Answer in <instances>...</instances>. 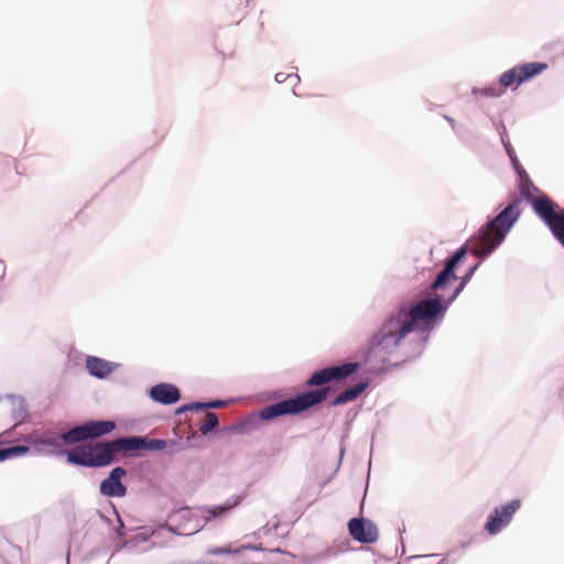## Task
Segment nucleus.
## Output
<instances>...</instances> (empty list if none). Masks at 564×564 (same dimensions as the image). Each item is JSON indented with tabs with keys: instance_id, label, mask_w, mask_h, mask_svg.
Returning <instances> with one entry per match:
<instances>
[{
	"instance_id": "nucleus-1",
	"label": "nucleus",
	"mask_w": 564,
	"mask_h": 564,
	"mask_svg": "<svg viewBox=\"0 0 564 564\" xmlns=\"http://www.w3.org/2000/svg\"><path fill=\"white\" fill-rule=\"evenodd\" d=\"M466 247L459 248L445 263L429 290V297L413 305L400 304L395 312L383 321L379 329L370 337L368 359H379L382 364H395L404 360L400 354L406 336L414 329L429 332L443 319L452 304L445 290L449 282L456 280L454 273L457 264L466 256Z\"/></svg>"
},
{
	"instance_id": "nucleus-2",
	"label": "nucleus",
	"mask_w": 564,
	"mask_h": 564,
	"mask_svg": "<svg viewBox=\"0 0 564 564\" xmlns=\"http://www.w3.org/2000/svg\"><path fill=\"white\" fill-rule=\"evenodd\" d=\"M519 202L513 200L492 220L487 223L471 240V250L477 257L491 253L506 238L520 217Z\"/></svg>"
},
{
	"instance_id": "nucleus-3",
	"label": "nucleus",
	"mask_w": 564,
	"mask_h": 564,
	"mask_svg": "<svg viewBox=\"0 0 564 564\" xmlns=\"http://www.w3.org/2000/svg\"><path fill=\"white\" fill-rule=\"evenodd\" d=\"M120 438L106 443H87L67 451V462L73 465L98 468L112 463L115 454L122 452Z\"/></svg>"
},
{
	"instance_id": "nucleus-4",
	"label": "nucleus",
	"mask_w": 564,
	"mask_h": 564,
	"mask_svg": "<svg viewBox=\"0 0 564 564\" xmlns=\"http://www.w3.org/2000/svg\"><path fill=\"white\" fill-rule=\"evenodd\" d=\"M329 390V387L319 388L304 392L294 398H289L283 401L267 405L261 409L259 416L264 421H269L282 415L299 414L316 404L322 403L326 399Z\"/></svg>"
},
{
	"instance_id": "nucleus-5",
	"label": "nucleus",
	"mask_w": 564,
	"mask_h": 564,
	"mask_svg": "<svg viewBox=\"0 0 564 564\" xmlns=\"http://www.w3.org/2000/svg\"><path fill=\"white\" fill-rule=\"evenodd\" d=\"M547 69V64L542 62H531L514 66L499 77V85H492L479 90H476L475 94H479L484 97L497 98L500 97L506 88L512 87L516 89L518 86L528 82L541 73Z\"/></svg>"
},
{
	"instance_id": "nucleus-6",
	"label": "nucleus",
	"mask_w": 564,
	"mask_h": 564,
	"mask_svg": "<svg viewBox=\"0 0 564 564\" xmlns=\"http://www.w3.org/2000/svg\"><path fill=\"white\" fill-rule=\"evenodd\" d=\"M534 213L546 224L554 237L564 246V209L542 194L533 202Z\"/></svg>"
},
{
	"instance_id": "nucleus-7",
	"label": "nucleus",
	"mask_w": 564,
	"mask_h": 564,
	"mask_svg": "<svg viewBox=\"0 0 564 564\" xmlns=\"http://www.w3.org/2000/svg\"><path fill=\"white\" fill-rule=\"evenodd\" d=\"M115 426L112 421H90L63 433L61 438L64 444H76L110 433Z\"/></svg>"
},
{
	"instance_id": "nucleus-8",
	"label": "nucleus",
	"mask_w": 564,
	"mask_h": 564,
	"mask_svg": "<svg viewBox=\"0 0 564 564\" xmlns=\"http://www.w3.org/2000/svg\"><path fill=\"white\" fill-rule=\"evenodd\" d=\"M520 499H513L505 505L496 507L488 516L487 522L485 523V530L490 535L499 533L511 522L513 514L520 509Z\"/></svg>"
},
{
	"instance_id": "nucleus-9",
	"label": "nucleus",
	"mask_w": 564,
	"mask_h": 564,
	"mask_svg": "<svg viewBox=\"0 0 564 564\" xmlns=\"http://www.w3.org/2000/svg\"><path fill=\"white\" fill-rule=\"evenodd\" d=\"M359 365L357 362H346L341 366L324 368L319 371H315L310 379L306 381L308 387H317L328 383L333 380H341L351 376Z\"/></svg>"
},
{
	"instance_id": "nucleus-10",
	"label": "nucleus",
	"mask_w": 564,
	"mask_h": 564,
	"mask_svg": "<svg viewBox=\"0 0 564 564\" xmlns=\"http://www.w3.org/2000/svg\"><path fill=\"white\" fill-rule=\"evenodd\" d=\"M348 531L355 541L365 544L375 543L379 538L377 525L365 518H352L348 522Z\"/></svg>"
},
{
	"instance_id": "nucleus-11",
	"label": "nucleus",
	"mask_w": 564,
	"mask_h": 564,
	"mask_svg": "<svg viewBox=\"0 0 564 564\" xmlns=\"http://www.w3.org/2000/svg\"><path fill=\"white\" fill-rule=\"evenodd\" d=\"M126 469L122 467L113 468L108 478L104 479L100 484V492L106 497H123L127 494L126 486L120 479L126 475Z\"/></svg>"
},
{
	"instance_id": "nucleus-12",
	"label": "nucleus",
	"mask_w": 564,
	"mask_h": 564,
	"mask_svg": "<svg viewBox=\"0 0 564 564\" xmlns=\"http://www.w3.org/2000/svg\"><path fill=\"white\" fill-rule=\"evenodd\" d=\"M122 452H130L135 449L162 451L166 447V442L163 440L147 438V437H122Z\"/></svg>"
},
{
	"instance_id": "nucleus-13",
	"label": "nucleus",
	"mask_w": 564,
	"mask_h": 564,
	"mask_svg": "<svg viewBox=\"0 0 564 564\" xmlns=\"http://www.w3.org/2000/svg\"><path fill=\"white\" fill-rule=\"evenodd\" d=\"M150 397L161 404H173L180 400V391L173 384L159 383L151 388Z\"/></svg>"
},
{
	"instance_id": "nucleus-14",
	"label": "nucleus",
	"mask_w": 564,
	"mask_h": 564,
	"mask_svg": "<svg viewBox=\"0 0 564 564\" xmlns=\"http://www.w3.org/2000/svg\"><path fill=\"white\" fill-rule=\"evenodd\" d=\"M113 365L105 359L98 357H88L86 359V369L91 376L98 378H106L113 370Z\"/></svg>"
},
{
	"instance_id": "nucleus-15",
	"label": "nucleus",
	"mask_w": 564,
	"mask_h": 564,
	"mask_svg": "<svg viewBox=\"0 0 564 564\" xmlns=\"http://www.w3.org/2000/svg\"><path fill=\"white\" fill-rule=\"evenodd\" d=\"M367 388V382H358L354 387H350L337 395L332 404L341 405L356 400Z\"/></svg>"
},
{
	"instance_id": "nucleus-16",
	"label": "nucleus",
	"mask_w": 564,
	"mask_h": 564,
	"mask_svg": "<svg viewBox=\"0 0 564 564\" xmlns=\"http://www.w3.org/2000/svg\"><path fill=\"white\" fill-rule=\"evenodd\" d=\"M239 503L238 499H235L234 502H226L224 505L214 506V507H204L202 509V514L206 521H209L214 518H220L228 513L231 509H234Z\"/></svg>"
},
{
	"instance_id": "nucleus-17",
	"label": "nucleus",
	"mask_w": 564,
	"mask_h": 564,
	"mask_svg": "<svg viewBox=\"0 0 564 564\" xmlns=\"http://www.w3.org/2000/svg\"><path fill=\"white\" fill-rule=\"evenodd\" d=\"M519 191L522 197L530 202L532 206L533 202L540 198V196L534 195V193L539 192V189L534 186L525 173H523V175L520 174Z\"/></svg>"
},
{
	"instance_id": "nucleus-18",
	"label": "nucleus",
	"mask_w": 564,
	"mask_h": 564,
	"mask_svg": "<svg viewBox=\"0 0 564 564\" xmlns=\"http://www.w3.org/2000/svg\"><path fill=\"white\" fill-rule=\"evenodd\" d=\"M254 547L251 545H242L238 549H231L230 546L223 547H210L207 550L208 555H224V554H238L243 550H253Z\"/></svg>"
},
{
	"instance_id": "nucleus-19",
	"label": "nucleus",
	"mask_w": 564,
	"mask_h": 564,
	"mask_svg": "<svg viewBox=\"0 0 564 564\" xmlns=\"http://www.w3.org/2000/svg\"><path fill=\"white\" fill-rule=\"evenodd\" d=\"M28 451L29 448L26 446L21 445L2 448L0 449V462L25 454Z\"/></svg>"
},
{
	"instance_id": "nucleus-20",
	"label": "nucleus",
	"mask_w": 564,
	"mask_h": 564,
	"mask_svg": "<svg viewBox=\"0 0 564 564\" xmlns=\"http://www.w3.org/2000/svg\"><path fill=\"white\" fill-rule=\"evenodd\" d=\"M225 405H226L225 401H214V402H208V403L195 402V403H189V404L184 405L180 411L205 410V409H209V408H221Z\"/></svg>"
},
{
	"instance_id": "nucleus-21",
	"label": "nucleus",
	"mask_w": 564,
	"mask_h": 564,
	"mask_svg": "<svg viewBox=\"0 0 564 564\" xmlns=\"http://www.w3.org/2000/svg\"><path fill=\"white\" fill-rule=\"evenodd\" d=\"M218 425V417L213 412H207L205 414V421L200 424L199 431L203 434H207L208 432L213 431Z\"/></svg>"
},
{
	"instance_id": "nucleus-22",
	"label": "nucleus",
	"mask_w": 564,
	"mask_h": 564,
	"mask_svg": "<svg viewBox=\"0 0 564 564\" xmlns=\"http://www.w3.org/2000/svg\"><path fill=\"white\" fill-rule=\"evenodd\" d=\"M37 445H43L48 448L50 453H59L61 452V443L57 438L53 437H42L36 441Z\"/></svg>"
},
{
	"instance_id": "nucleus-23",
	"label": "nucleus",
	"mask_w": 564,
	"mask_h": 564,
	"mask_svg": "<svg viewBox=\"0 0 564 564\" xmlns=\"http://www.w3.org/2000/svg\"><path fill=\"white\" fill-rule=\"evenodd\" d=\"M471 278V275L469 273H466V275L462 279V282L459 283V285L453 291V293L448 296V299L453 302L457 296L458 294L463 291V289L465 288L466 283L469 281V279Z\"/></svg>"
},
{
	"instance_id": "nucleus-24",
	"label": "nucleus",
	"mask_w": 564,
	"mask_h": 564,
	"mask_svg": "<svg viewBox=\"0 0 564 564\" xmlns=\"http://www.w3.org/2000/svg\"><path fill=\"white\" fill-rule=\"evenodd\" d=\"M502 142H503V145L506 148L508 155L512 160L513 164L517 166V156H516V152H514L513 148L510 145L509 141H506L503 138H502Z\"/></svg>"
},
{
	"instance_id": "nucleus-25",
	"label": "nucleus",
	"mask_w": 564,
	"mask_h": 564,
	"mask_svg": "<svg viewBox=\"0 0 564 564\" xmlns=\"http://www.w3.org/2000/svg\"><path fill=\"white\" fill-rule=\"evenodd\" d=\"M477 269V264L474 265L473 268L469 269V271L467 273H469L470 275L474 274L475 270Z\"/></svg>"
},
{
	"instance_id": "nucleus-26",
	"label": "nucleus",
	"mask_w": 564,
	"mask_h": 564,
	"mask_svg": "<svg viewBox=\"0 0 564 564\" xmlns=\"http://www.w3.org/2000/svg\"><path fill=\"white\" fill-rule=\"evenodd\" d=\"M275 78L278 82H283L282 74H276Z\"/></svg>"
},
{
	"instance_id": "nucleus-27",
	"label": "nucleus",
	"mask_w": 564,
	"mask_h": 564,
	"mask_svg": "<svg viewBox=\"0 0 564 564\" xmlns=\"http://www.w3.org/2000/svg\"><path fill=\"white\" fill-rule=\"evenodd\" d=\"M275 78L278 82H283L282 74H276Z\"/></svg>"
},
{
	"instance_id": "nucleus-28",
	"label": "nucleus",
	"mask_w": 564,
	"mask_h": 564,
	"mask_svg": "<svg viewBox=\"0 0 564 564\" xmlns=\"http://www.w3.org/2000/svg\"><path fill=\"white\" fill-rule=\"evenodd\" d=\"M446 119L449 121V123H453V122H454V121H453V119H451V118H448V117H446Z\"/></svg>"
}]
</instances>
